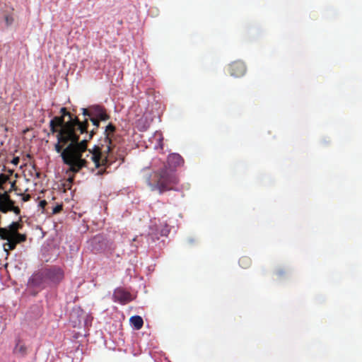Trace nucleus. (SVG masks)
<instances>
[{"mask_svg": "<svg viewBox=\"0 0 362 362\" xmlns=\"http://www.w3.org/2000/svg\"><path fill=\"white\" fill-rule=\"evenodd\" d=\"M114 298L120 303H126L131 300V294L122 288H117L114 292Z\"/></svg>", "mask_w": 362, "mask_h": 362, "instance_id": "11", "label": "nucleus"}, {"mask_svg": "<svg viewBox=\"0 0 362 362\" xmlns=\"http://www.w3.org/2000/svg\"><path fill=\"white\" fill-rule=\"evenodd\" d=\"M105 172H106V168L98 170L97 175H103Z\"/></svg>", "mask_w": 362, "mask_h": 362, "instance_id": "26", "label": "nucleus"}, {"mask_svg": "<svg viewBox=\"0 0 362 362\" xmlns=\"http://www.w3.org/2000/svg\"><path fill=\"white\" fill-rule=\"evenodd\" d=\"M82 112H83V116L88 117H86V119H88V123L89 124L88 121L91 118L90 106L88 107V108H82ZM85 119H86V118L83 120H85Z\"/></svg>", "mask_w": 362, "mask_h": 362, "instance_id": "18", "label": "nucleus"}, {"mask_svg": "<svg viewBox=\"0 0 362 362\" xmlns=\"http://www.w3.org/2000/svg\"><path fill=\"white\" fill-rule=\"evenodd\" d=\"M20 195H21V196H22V200H23V202H28V201L30 199V198H31L30 195V194H20Z\"/></svg>", "mask_w": 362, "mask_h": 362, "instance_id": "23", "label": "nucleus"}, {"mask_svg": "<svg viewBox=\"0 0 362 362\" xmlns=\"http://www.w3.org/2000/svg\"><path fill=\"white\" fill-rule=\"evenodd\" d=\"M8 175L0 174V189L2 188L3 185L8 180Z\"/></svg>", "mask_w": 362, "mask_h": 362, "instance_id": "19", "label": "nucleus"}, {"mask_svg": "<svg viewBox=\"0 0 362 362\" xmlns=\"http://www.w3.org/2000/svg\"><path fill=\"white\" fill-rule=\"evenodd\" d=\"M5 22L7 25H11L13 23V18L11 15H7L5 16Z\"/></svg>", "mask_w": 362, "mask_h": 362, "instance_id": "20", "label": "nucleus"}, {"mask_svg": "<svg viewBox=\"0 0 362 362\" xmlns=\"http://www.w3.org/2000/svg\"><path fill=\"white\" fill-rule=\"evenodd\" d=\"M130 322L134 327V329L139 330L142 328L144 325V320L142 317L139 315H134L131 317Z\"/></svg>", "mask_w": 362, "mask_h": 362, "instance_id": "15", "label": "nucleus"}, {"mask_svg": "<svg viewBox=\"0 0 362 362\" xmlns=\"http://www.w3.org/2000/svg\"><path fill=\"white\" fill-rule=\"evenodd\" d=\"M88 119L80 121L78 117L65 122L63 117L56 116L49 122L52 134L57 133V142L54 149L61 153L68 172L78 173L87 168L88 161L83 154L87 152V140L79 141L80 134L87 132Z\"/></svg>", "mask_w": 362, "mask_h": 362, "instance_id": "1", "label": "nucleus"}, {"mask_svg": "<svg viewBox=\"0 0 362 362\" xmlns=\"http://www.w3.org/2000/svg\"><path fill=\"white\" fill-rule=\"evenodd\" d=\"M11 188H15V182H13L11 185Z\"/></svg>", "mask_w": 362, "mask_h": 362, "instance_id": "28", "label": "nucleus"}, {"mask_svg": "<svg viewBox=\"0 0 362 362\" xmlns=\"http://www.w3.org/2000/svg\"><path fill=\"white\" fill-rule=\"evenodd\" d=\"M90 121L93 123V125L94 126V128L93 129H91L90 131H88L87 129V132H85L86 133L88 134V139L85 138L84 139H86L87 140V143L90 140L92 139V138L93 137V136L97 133V131L100 127V122L101 121L100 119H97L96 117H93V118H90ZM88 128V127H87V129Z\"/></svg>", "mask_w": 362, "mask_h": 362, "instance_id": "13", "label": "nucleus"}, {"mask_svg": "<svg viewBox=\"0 0 362 362\" xmlns=\"http://www.w3.org/2000/svg\"><path fill=\"white\" fill-rule=\"evenodd\" d=\"M230 76L234 77H241L246 73V66L242 61H235L229 64L228 69Z\"/></svg>", "mask_w": 362, "mask_h": 362, "instance_id": "7", "label": "nucleus"}, {"mask_svg": "<svg viewBox=\"0 0 362 362\" xmlns=\"http://www.w3.org/2000/svg\"><path fill=\"white\" fill-rule=\"evenodd\" d=\"M60 113L62 114L61 117H63L64 119L65 116L69 117V119H74L76 116H74L71 112H68L66 107H62L60 110Z\"/></svg>", "mask_w": 362, "mask_h": 362, "instance_id": "17", "label": "nucleus"}, {"mask_svg": "<svg viewBox=\"0 0 362 362\" xmlns=\"http://www.w3.org/2000/svg\"><path fill=\"white\" fill-rule=\"evenodd\" d=\"M30 283L35 287L42 288L49 284L45 269L34 274L30 279Z\"/></svg>", "mask_w": 362, "mask_h": 362, "instance_id": "8", "label": "nucleus"}, {"mask_svg": "<svg viewBox=\"0 0 362 362\" xmlns=\"http://www.w3.org/2000/svg\"><path fill=\"white\" fill-rule=\"evenodd\" d=\"M147 185L152 191H158L160 194L174 190L179 182V178L175 170L164 165L160 169L153 171L147 178Z\"/></svg>", "mask_w": 362, "mask_h": 362, "instance_id": "3", "label": "nucleus"}, {"mask_svg": "<svg viewBox=\"0 0 362 362\" xmlns=\"http://www.w3.org/2000/svg\"><path fill=\"white\" fill-rule=\"evenodd\" d=\"M45 272L49 284H58L64 277V271L59 267L54 266L45 269Z\"/></svg>", "mask_w": 362, "mask_h": 362, "instance_id": "4", "label": "nucleus"}, {"mask_svg": "<svg viewBox=\"0 0 362 362\" xmlns=\"http://www.w3.org/2000/svg\"><path fill=\"white\" fill-rule=\"evenodd\" d=\"M47 202L45 201V200H42L39 203V206L42 208V209H45V207L47 206Z\"/></svg>", "mask_w": 362, "mask_h": 362, "instance_id": "25", "label": "nucleus"}, {"mask_svg": "<svg viewBox=\"0 0 362 362\" xmlns=\"http://www.w3.org/2000/svg\"><path fill=\"white\" fill-rule=\"evenodd\" d=\"M167 161L170 168L180 166L184 163L183 158L178 153L170 154Z\"/></svg>", "mask_w": 362, "mask_h": 362, "instance_id": "12", "label": "nucleus"}, {"mask_svg": "<svg viewBox=\"0 0 362 362\" xmlns=\"http://www.w3.org/2000/svg\"><path fill=\"white\" fill-rule=\"evenodd\" d=\"M12 189L13 188H10L9 192H11ZM13 189H16L15 188H13Z\"/></svg>", "mask_w": 362, "mask_h": 362, "instance_id": "30", "label": "nucleus"}, {"mask_svg": "<svg viewBox=\"0 0 362 362\" xmlns=\"http://www.w3.org/2000/svg\"><path fill=\"white\" fill-rule=\"evenodd\" d=\"M252 264L251 259L247 256H243L239 259V264L243 269H247Z\"/></svg>", "mask_w": 362, "mask_h": 362, "instance_id": "16", "label": "nucleus"}, {"mask_svg": "<svg viewBox=\"0 0 362 362\" xmlns=\"http://www.w3.org/2000/svg\"><path fill=\"white\" fill-rule=\"evenodd\" d=\"M23 228L22 218H19L18 221L12 222L8 227L0 228V238L5 239L13 235L14 234L19 233L18 230Z\"/></svg>", "mask_w": 362, "mask_h": 362, "instance_id": "5", "label": "nucleus"}, {"mask_svg": "<svg viewBox=\"0 0 362 362\" xmlns=\"http://www.w3.org/2000/svg\"><path fill=\"white\" fill-rule=\"evenodd\" d=\"M14 354L25 356L27 354V347L18 340L13 351Z\"/></svg>", "mask_w": 362, "mask_h": 362, "instance_id": "14", "label": "nucleus"}, {"mask_svg": "<svg viewBox=\"0 0 362 362\" xmlns=\"http://www.w3.org/2000/svg\"><path fill=\"white\" fill-rule=\"evenodd\" d=\"M12 189L13 188H10L9 192H11ZM13 189H16L15 188H13Z\"/></svg>", "mask_w": 362, "mask_h": 362, "instance_id": "29", "label": "nucleus"}, {"mask_svg": "<svg viewBox=\"0 0 362 362\" xmlns=\"http://www.w3.org/2000/svg\"><path fill=\"white\" fill-rule=\"evenodd\" d=\"M90 115L91 118L96 117L101 121H107L110 119V115L106 112L105 108L98 105L90 106Z\"/></svg>", "mask_w": 362, "mask_h": 362, "instance_id": "9", "label": "nucleus"}, {"mask_svg": "<svg viewBox=\"0 0 362 362\" xmlns=\"http://www.w3.org/2000/svg\"><path fill=\"white\" fill-rule=\"evenodd\" d=\"M27 236L25 234L17 233L8 238H5L7 242L4 244V249L8 255L9 250H13L16 248V245L21 243H23L26 240Z\"/></svg>", "mask_w": 362, "mask_h": 362, "instance_id": "6", "label": "nucleus"}, {"mask_svg": "<svg viewBox=\"0 0 362 362\" xmlns=\"http://www.w3.org/2000/svg\"><path fill=\"white\" fill-rule=\"evenodd\" d=\"M19 161H20V158L18 157H14L11 161V163L15 165H17L18 163H19Z\"/></svg>", "mask_w": 362, "mask_h": 362, "instance_id": "24", "label": "nucleus"}, {"mask_svg": "<svg viewBox=\"0 0 362 362\" xmlns=\"http://www.w3.org/2000/svg\"><path fill=\"white\" fill-rule=\"evenodd\" d=\"M74 176H73V177H69V181L70 182H72L74 181Z\"/></svg>", "mask_w": 362, "mask_h": 362, "instance_id": "27", "label": "nucleus"}, {"mask_svg": "<svg viewBox=\"0 0 362 362\" xmlns=\"http://www.w3.org/2000/svg\"><path fill=\"white\" fill-rule=\"evenodd\" d=\"M12 204H14V201L11 199L8 192L0 194V212L6 214L9 211Z\"/></svg>", "mask_w": 362, "mask_h": 362, "instance_id": "10", "label": "nucleus"}, {"mask_svg": "<svg viewBox=\"0 0 362 362\" xmlns=\"http://www.w3.org/2000/svg\"><path fill=\"white\" fill-rule=\"evenodd\" d=\"M116 131V127L110 123L105 129V137L100 140L98 145L94 146L93 149H89L88 153L91 154L90 158L95 164V168L101 166H109L111 164L110 153L115 145L112 144V137Z\"/></svg>", "mask_w": 362, "mask_h": 362, "instance_id": "2", "label": "nucleus"}, {"mask_svg": "<svg viewBox=\"0 0 362 362\" xmlns=\"http://www.w3.org/2000/svg\"><path fill=\"white\" fill-rule=\"evenodd\" d=\"M62 210V205H57L55 207L53 208L52 209V213L53 214H58Z\"/></svg>", "mask_w": 362, "mask_h": 362, "instance_id": "22", "label": "nucleus"}, {"mask_svg": "<svg viewBox=\"0 0 362 362\" xmlns=\"http://www.w3.org/2000/svg\"><path fill=\"white\" fill-rule=\"evenodd\" d=\"M9 211H13L16 215H20L21 209L18 206H15L14 204H12V206L9 209Z\"/></svg>", "mask_w": 362, "mask_h": 362, "instance_id": "21", "label": "nucleus"}]
</instances>
